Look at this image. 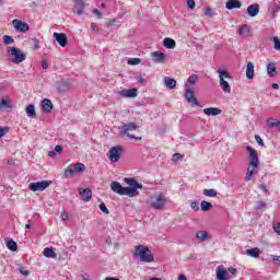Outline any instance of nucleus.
I'll return each mask as SVG.
<instances>
[{"mask_svg": "<svg viewBox=\"0 0 280 280\" xmlns=\"http://www.w3.org/2000/svg\"><path fill=\"white\" fill-rule=\"evenodd\" d=\"M3 43H4V45H12V43H14V38H12V36H10V35H4Z\"/></svg>", "mask_w": 280, "mask_h": 280, "instance_id": "nucleus-39", "label": "nucleus"}, {"mask_svg": "<svg viewBox=\"0 0 280 280\" xmlns=\"http://www.w3.org/2000/svg\"><path fill=\"white\" fill-rule=\"evenodd\" d=\"M271 89H275L276 91L279 90V84L273 83V84L271 85Z\"/></svg>", "mask_w": 280, "mask_h": 280, "instance_id": "nucleus-62", "label": "nucleus"}, {"mask_svg": "<svg viewBox=\"0 0 280 280\" xmlns=\"http://www.w3.org/2000/svg\"><path fill=\"white\" fill-rule=\"evenodd\" d=\"M267 126L268 128H278V130L280 131V121L279 120H275L273 118H269L267 119Z\"/></svg>", "mask_w": 280, "mask_h": 280, "instance_id": "nucleus-32", "label": "nucleus"}, {"mask_svg": "<svg viewBox=\"0 0 280 280\" xmlns=\"http://www.w3.org/2000/svg\"><path fill=\"white\" fill-rule=\"evenodd\" d=\"M190 207L191 209H194V211H200V207H198V201H191Z\"/></svg>", "mask_w": 280, "mask_h": 280, "instance_id": "nucleus-46", "label": "nucleus"}, {"mask_svg": "<svg viewBox=\"0 0 280 280\" xmlns=\"http://www.w3.org/2000/svg\"><path fill=\"white\" fill-rule=\"evenodd\" d=\"M8 51L11 54V60L14 65H21L27 58V56L21 52V49L16 47H10Z\"/></svg>", "mask_w": 280, "mask_h": 280, "instance_id": "nucleus-7", "label": "nucleus"}, {"mask_svg": "<svg viewBox=\"0 0 280 280\" xmlns=\"http://www.w3.org/2000/svg\"><path fill=\"white\" fill-rule=\"evenodd\" d=\"M259 253H260V250L257 247L246 249V255H249V257H254V259H257V257H259Z\"/></svg>", "mask_w": 280, "mask_h": 280, "instance_id": "nucleus-30", "label": "nucleus"}, {"mask_svg": "<svg viewBox=\"0 0 280 280\" xmlns=\"http://www.w3.org/2000/svg\"><path fill=\"white\" fill-rule=\"evenodd\" d=\"M55 153L56 152H58L59 154L62 152V145H60V144H57L56 147H55Z\"/></svg>", "mask_w": 280, "mask_h": 280, "instance_id": "nucleus-56", "label": "nucleus"}, {"mask_svg": "<svg viewBox=\"0 0 280 280\" xmlns=\"http://www.w3.org/2000/svg\"><path fill=\"white\" fill-rule=\"evenodd\" d=\"M272 261H273L275 266H280V256L273 255Z\"/></svg>", "mask_w": 280, "mask_h": 280, "instance_id": "nucleus-47", "label": "nucleus"}, {"mask_svg": "<svg viewBox=\"0 0 280 280\" xmlns=\"http://www.w3.org/2000/svg\"><path fill=\"white\" fill-rule=\"evenodd\" d=\"M42 67L43 69H49V63L47 62V59H43Z\"/></svg>", "mask_w": 280, "mask_h": 280, "instance_id": "nucleus-55", "label": "nucleus"}, {"mask_svg": "<svg viewBox=\"0 0 280 280\" xmlns=\"http://www.w3.org/2000/svg\"><path fill=\"white\" fill-rule=\"evenodd\" d=\"M273 49L280 51V39L279 37H273Z\"/></svg>", "mask_w": 280, "mask_h": 280, "instance_id": "nucleus-42", "label": "nucleus"}, {"mask_svg": "<svg viewBox=\"0 0 280 280\" xmlns=\"http://www.w3.org/2000/svg\"><path fill=\"white\" fill-rule=\"evenodd\" d=\"M173 161H183V154L180 153H175L173 155Z\"/></svg>", "mask_w": 280, "mask_h": 280, "instance_id": "nucleus-48", "label": "nucleus"}, {"mask_svg": "<svg viewBox=\"0 0 280 280\" xmlns=\"http://www.w3.org/2000/svg\"><path fill=\"white\" fill-rule=\"evenodd\" d=\"M203 196H207L208 198H215V196H218V190L213 188L203 189Z\"/></svg>", "mask_w": 280, "mask_h": 280, "instance_id": "nucleus-35", "label": "nucleus"}, {"mask_svg": "<svg viewBox=\"0 0 280 280\" xmlns=\"http://www.w3.org/2000/svg\"><path fill=\"white\" fill-rule=\"evenodd\" d=\"M79 194L82 196L83 202H89L93 198V191L90 188H79Z\"/></svg>", "mask_w": 280, "mask_h": 280, "instance_id": "nucleus-13", "label": "nucleus"}, {"mask_svg": "<svg viewBox=\"0 0 280 280\" xmlns=\"http://www.w3.org/2000/svg\"><path fill=\"white\" fill-rule=\"evenodd\" d=\"M163 46L166 48V49H174L176 47V40L167 37V38H164L163 40Z\"/></svg>", "mask_w": 280, "mask_h": 280, "instance_id": "nucleus-29", "label": "nucleus"}, {"mask_svg": "<svg viewBox=\"0 0 280 280\" xmlns=\"http://www.w3.org/2000/svg\"><path fill=\"white\" fill-rule=\"evenodd\" d=\"M247 14L252 18L257 16V14H259V4L258 3L250 4L247 8Z\"/></svg>", "mask_w": 280, "mask_h": 280, "instance_id": "nucleus-20", "label": "nucleus"}, {"mask_svg": "<svg viewBox=\"0 0 280 280\" xmlns=\"http://www.w3.org/2000/svg\"><path fill=\"white\" fill-rule=\"evenodd\" d=\"M259 189H261V191H264L265 194L268 191V189L266 188V185L264 184L259 185Z\"/></svg>", "mask_w": 280, "mask_h": 280, "instance_id": "nucleus-58", "label": "nucleus"}, {"mask_svg": "<svg viewBox=\"0 0 280 280\" xmlns=\"http://www.w3.org/2000/svg\"><path fill=\"white\" fill-rule=\"evenodd\" d=\"M73 174H75V170L73 168V165H69V166L65 170V177H66V178H73Z\"/></svg>", "mask_w": 280, "mask_h": 280, "instance_id": "nucleus-33", "label": "nucleus"}, {"mask_svg": "<svg viewBox=\"0 0 280 280\" xmlns=\"http://www.w3.org/2000/svg\"><path fill=\"white\" fill-rule=\"evenodd\" d=\"M61 220H63V222H66V220H69V214L67 213V211L61 212Z\"/></svg>", "mask_w": 280, "mask_h": 280, "instance_id": "nucleus-54", "label": "nucleus"}, {"mask_svg": "<svg viewBox=\"0 0 280 280\" xmlns=\"http://www.w3.org/2000/svg\"><path fill=\"white\" fill-rule=\"evenodd\" d=\"M133 257H139L140 261H143L144 264H152V261H154V256H152V252L143 245L136 246Z\"/></svg>", "mask_w": 280, "mask_h": 280, "instance_id": "nucleus-3", "label": "nucleus"}, {"mask_svg": "<svg viewBox=\"0 0 280 280\" xmlns=\"http://www.w3.org/2000/svg\"><path fill=\"white\" fill-rule=\"evenodd\" d=\"M43 255L48 259H56V257H58L56 252H54V248H49V247L44 248Z\"/></svg>", "mask_w": 280, "mask_h": 280, "instance_id": "nucleus-25", "label": "nucleus"}, {"mask_svg": "<svg viewBox=\"0 0 280 280\" xmlns=\"http://www.w3.org/2000/svg\"><path fill=\"white\" fill-rule=\"evenodd\" d=\"M178 280H187V277H185V275H179Z\"/></svg>", "mask_w": 280, "mask_h": 280, "instance_id": "nucleus-61", "label": "nucleus"}, {"mask_svg": "<svg viewBox=\"0 0 280 280\" xmlns=\"http://www.w3.org/2000/svg\"><path fill=\"white\" fill-rule=\"evenodd\" d=\"M1 137H5V129L0 127V139Z\"/></svg>", "mask_w": 280, "mask_h": 280, "instance_id": "nucleus-59", "label": "nucleus"}, {"mask_svg": "<svg viewBox=\"0 0 280 280\" xmlns=\"http://www.w3.org/2000/svg\"><path fill=\"white\" fill-rule=\"evenodd\" d=\"M184 97L191 106H200L198 98H196L195 89H186Z\"/></svg>", "mask_w": 280, "mask_h": 280, "instance_id": "nucleus-10", "label": "nucleus"}, {"mask_svg": "<svg viewBox=\"0 0 280 280\" xmlns=\"http://www.w3.org/2000/svg\"><path fill=\"white\" fill-rule=\"evenodd\" d=\"M121 97H137V89L122 90L119 92Z\"/></svg>", "mask_w": 280, "mask_h": 280, "instance_id": "nucleus-24", "label": "nucleus"}, {"mask_svg": "<svg viewBox=\"0 0 280 280\" xmlns=\"http://www.w3.org/2000/svg\"><path fill=\"white\" fill-rule=\"evenodd\" d=\"M7 248L9 250H12V253H16V250H19V245L16 244V242L10 240L7 242Z\"/></svg>", "mask_w": 280, "mask_h": 280, "instance_id": "nucleus-31", "label": "nucleus"}, {"mask_svg": "<svg viewBox=\"0 0 280 280\" xmlns=\"http://www.w3.org/2000/svg\"><path fill=\"white\" fill-rule=\"evenodd\" d=\"M9 165H14V160H8Z\"/></svg>", "mask_w": 280, "mask_h": 280, "instance_id": "nucleus-64", "label": "nucleus"}, {"mask_svg": "<svg viewBox=\"0 0 280 280\" xmlns=\"http://www.w3.org/2000/svg\"><path fill=\"white\" fill-rule=\"evenodd\" d=\"M217 279L218 280H229V272L224 269V267L219 266L217 268Z\"/></svg>", "mask_w": 280, "mask_h": 280, "instance_id": "nucleus-17", "label": "nucleus"}, {"mask_svg": "<svg viewBox=\"0 0 280 280\" xmlns=\"http://www.w3.org/2000/svg\"><path fill=\"white\" fill-rule=\"evenodd\" d=\"M48 156H56V151H49Z\"/></svg>", "mask_w": 280, "mask_h": 280, "instance_id": "nucleus-63", "label": "nucleus"}, {"mask_svg": "<svg viewBox=\"0 0 280 280\" xmlns=\"http://www.w3.org/2000/svg\"><path fill=\"white\" fill-rule=\"evenodd\" d=\"M98 209H101V211H103V213H105L106 215H108V213H110V211L106 207V203H104V202L98 205Z\"/></svg>", "mask_w": 280, "mask_h": 280, "instance_id": "nucleus-41", "label": "nucleus"}, {"mask_svg": "<svg viewBox=\"0 0 280 280\" xmlns=\"http://www.w3.org/2000/svg\"><path fill=\"white\" fill-rule=\"evenodd\" d=\"M55 40H57L60 47H67V34L65 33H54L52 34Z\"/></svg>", "mask_w": 280, "mask_h": 280, "instance_id": "nucleus-14", "label": "nucleus"}, {"mask_svg": "<svg viewBox=\"0 0 280 280\" xmlns=\"http://www.w3.org/2000/svg\"><path fill=\"white\" fill-rule=\"evenodd\" d=\"M167 205V198L163 196V194H158L153 197H151L150 207L152 209H156L158 211H161Z\"/></svg>", "mask_w": 280, "mask_h": 280, "instance_id": "nucleus-6", "label": "nucleus"}, {"mask_svg": "<svg viewBox=\"0 0 280 280\" xmlns=\"http://www.w3.org/2000/svg\"><path fill=\"white\" fill-rule=\"evenodd\" d=\"M206 16H213V10L211 8L205 9Z\"/></svg>", "mask_w": 280, "mask_h": 280, "instance_id": "nucleus-51", "label": "nucleus"}, {"mask_svg": "<svg viewBox=\"0 0 280 280\" xmlns=\"http://www.w3.org/2000/svg\"><path fill=\"white\" fill-rule=\"evenodd\" d=\"M246 151L249 154V162L247 166V173L245 175V180H253V176L259 172V154H257V151L253 149V147L247 145Z\"/></svg>", "mask_w": 280, "mask_h": 280, "instance_id": "nucleus-2", "label": "nucleus"}, {"mask_svg": "<svg viewBox=\"0 0 280 280\" xmlns=\"http://www.w3.org/2000/svg\"><path fill=\"white\" fill-rule=\"evenodd\" d=\"M128 65H131V66L141 65V60L139 58H131L129 59Z\"/></svg>", "mask_w": 280, "mask_h": 280, "instance_id": "nucleus-43", "label": "nucleus"}, {"mask_svg": "<svg viewBox=\"0 0 280 280\" xmlns=\"http://www.w3.org/2000/svg\"><path fill=\"white\" fill-rule=\"evenodd\" d=\"M93 14H95L97 19H102V16H104V14L100 11V9H94Z\"/></svg>", "mask_w": 280, "mask_h": 280, "instance_id": "nucleus-49", "label": "nucleus"}, {"mask_svg": "<svg viewBox=\"0 0 280 280\" xmlns=\"http://www.w3.org/2000/svg\"><path fill=\"white\" fill-rule=\"evenodd\" d=\"M213 209V205L209 201H201V211H211Z\"/></svg>", "mask_w": 280, "mask_h": 280, "instance_id": "nucleus-37", "label": "nucleus"}, {"mask_svg": "<svg viewBox=\"0 0 280 280\" xmlns=\"http://www.w3.org/2000/svg\"><path fill=\"white\" fill-rule=\"evenodd\" d=\"M84 8H86L84 0H74V14H77L78 16H82V14H84Z\"/></svg>", "mask_w": 280, "mask_h": 280, "instance_id": "nucleus-12", "label": "nucleus"}, {"mask_svg": "<svg viewBox=\"0 0 280 280\" xmlns=\"http://www.w3.org/2000/svg\"><path fill=\"white\" fill-rule=\"evenodd\" d=\"M25 110H26L27 117H36V109L34 107V105H32V104L28 105Z\"/></svg>", "mask_w": 280, "mask_h": 280, "instance_id": "nucleus-36", "label": "nucleus"}, {"mask_svg": "<svg viewBox=\"0 0 280 280\" xmlns=\"http://www.w3.org/2000/svg\"><path fill=\"white\" fill-rule=\"evenodd\" d=\"M226 10H235L242 8V2L240 0H229L225 3Z\"/></svg>", "mask_w": 280, "mask_h": 280, "instance_id": "nucleus-19", "label": "nucleus"}, {"mask_svg": "<svg viewBox=\"0 0 280 280\" xmlns=\"http://www.w3.org/2000/svg\"><path fill=\"white\" fill-rule=\"evenodd\" d=\"M256 211H261V209H266V202L264 201H259L256 206H255Z\"/></svg>", "mask_w": 280, "mask_h": 280, "instance_id": "nucleus-45", "label": "nucleus"}, {"mask_svg": "<svg viewBox=\"0 0 280 280\" xmlns=\"http://www.w3.org/2000/svg\"><path fill=\"white\" fill-rule=\"evenodd\" d=\"M267 73L269 78H275L277 75V67L275 66V62L267 65Z\"/></svg>", "mask_w": 280, "mask_h": 280, "instance_id": "nucleus-26", "label": "nucleus"}, {"mask_svg": "<svg viewBox=\"0 0 280 280\" xmlns=\"http://www.w3.org/2000/svg\"><path fill=\"white\" fill-rule=\"evenodd\" d=\"M72 167L74 168V172L77 174L80 172H84V170L86 168L82 163H75L74 165H72Z\"/></svg>", "mask_w": 280, "mask_h": 280, "instance_id": "nucleus-38", "label": "nucleus"}, {"mask_svg": "<svg viewBox=\"0 0 280 280\" xmlns=\"http://www.w3.org/2000/svg\"><path fill=\"white\" fill-rule=\"evenodd\" d=\"M246 78L247 80H253L255 78V63L249 61L246 67Z\"/></svg>", "mask_w": 280, "mask_h": 280, "instance_id": "nucleus-18", "label": "nucleus"}, {"mask_svg": "<svg viewBox=\"0 0 280 280\" xmlns=\"http://www.w3.org/2000/svg\"><path fill=\"white\" fill-rule=\"evenodd\" d=\"M136 82H139L142 86H145L148 84V80L143 79L141 75L135 77Z\"/></svg>", "mask_w": 280, "mask_h": 280, "instance_id": "nucleus-40", "label": "nucleus"}, {"mask_svg": "<svg viewBox=\"0 0 280 280\" xmlns=\"http://www.w3.org/2000/svg\"><path fill=\"white\" fill-rule=\"evenodd\" d=\"M164 86H166V89H170L171 91L176 89V81L174 78L171 77H165L164 78Z\"/></svg>", "mask_w": 280, "mask_h": 280, "instance_id": "nucleus-23", "label": "nucleus"}, {"mask_svg": "<svg viewBox=\"0 0 280 280\" xmlns=\"http://www.w3.org/2000/svg\"><path fill=\"white\" fill-rule=\"evenodd\" d=\"M125 183H127L129 187L121 186L119 182H113L110 184L112 191L119 196H129V198H135V196H139L138 189H143V185L135 180V178H125Z\"/></svg>", "mask_w": 280, "mask_h": 280, "instance_id": "nucleus-1", "label": "nucleus"}, {"mask_svg": "<svg viewBox=\"0 0 280 280\" xmlns=\"http://www.w3.org/2000/svg\"><path fill=\"white\" fill-rule=\"evenodd\" d=\"M197 240H200L201 242H207V240H211V236L209 235V232L207 231H199L196 234Z\"/></svg>", "mask_w": 280, "mask_h": 280, "instance_id": "nucleus-28", "label": "nucleus"}, {"mask_svg": "<svg viewBox=\"0 0 280 280\" xmlns=\"http://www.w3.org/2000/svg\"><path fill=\"white\" fill-rule=\"evenodd\" d=\"M187 5H188V8H190V10H194V8H196V1H194V0H188V1H187Z\"/></svg>", "mask_w": 280, "mask_h": 280, "instance_id": "nucleus-52", "label": "nucleus"}, {"mask_svg": "<svg viewBox=\"0 0 280 280\" xmlns=\"http://www.w3.org/2000/svg\"><path fill=\"white\" fill-rule=\"evenodd\" d=\"M121 152H124V149L117 145L108 151L107 156L112 163H117L121 159Z\"/></svg>", "mask_w": 280, "mask_h": 280, "instance_id": "nucleus-8", "label": "nucleus"}, {"mask_svg": "<svg viewBox=\"0 0 280 280\" xmlns=\"http://www.w3.org/2000/svg\"><path fill=\"white\" fill-rule=\"evenodd\" d=\"M238 33L241 36H243L244 38H250L252 33H250V26L248 25H243L238 28Z\"/></svg>", "mask_w": 280, "mask_h": 280, "instance_id": "nucleus-22", "label": "nucleus"}, {"mask_svg": "<svg viewBox=\"0 0 280 280\" xmlns=\"http://www.w3.org/2000/svg\"><path fill=\"white\" fill-rule=\"evenodd\" d=\"M13 27L16 30V32H28L30 31V25L21 20H13Z\"/></svg>", "mask_w": 280, "mask_h": 280, "instance_id": "nucleus-11", "label": "nucleus"}, {"mask_svg": "<svg viewBox=\"0 0 280 280\" xmlns=\"http://www.w3.org/2000/svg\"><path fill=\"white\" fill-rule=\"evenodd\" d=\"M90 27L91 30H93V32H95L97 30V24L92 23Z\"/></svg>", "mask_w": 280, "mask_h": 280, "instance_id": "nucleus-60", "label": "nucleus"}, {"mask_svg": "<svg viewBox=\"0 0 280 280\" xmlns=\"http://www.w3.org/2000/svg\"><path fill=\"white\" fill-rule=\"evenodd\" d=\"M217 73H219V84L224 93H231V85L229 81L231 80V73L226 70L218 69Z\"/></svg>", "mask_w": 280, "mask_h": 280, "instance_id": "nucleus-5", "label": "nucleus"}, {"mask_svg": "<svg viewBox=\"0 0 280 280\" xmlns=\"http://www.w3.org/2000/svg\"><path fill=\"white\" fill-rule=\"evenodd\" d=\"M5 108H12V103H10V100L2 98L0 101V110H5Z\"/></svg>", "mask_w": 280, "mask_h": 280, "instance_id": "nucleus-34", "label": "nucleus"}, {"mask_svg": "<svg viewBox=\"0 0 280 280\" xmlns=\"http://www.w3.org/2000/svg\"><path fill=\"white\" fill-rule=\"evenodd\" d=\"M152 58H153V62H155L156 65H161L165 62L167 57L164 55V52L154 51L152 52Z\"/></svg>", "mask_w": 280, "mask_h": 280, "instance_id": "nucleus-15", "label": "nucleus"}, {"mask_svg": "<svg viewBox=\"0 0 280 280\" xmlns=\"http://www.w3.org/2000/svg\"><path fill=\"white\" fill-rule=\"evenodd\" d=\"M228 270H229V272H230L231 275H237V269H235V268H233V267H229Z\"/></svg>", "mask_w": 280, "mask_h": 280, "instance_id": "nucleus-57", "label": "nucleus"}, {"mask_svg": "<svg viewBox=\"0 0 280 280\" xmlns=\"http://www.w3.org/2000/svg\"><path fill=\"white\" fill-rule=\"evenodd\" d=\"M49 185H51V182H49V180L31 183L28 185V189L31 191H45V189H47V187H49Z\"/></svg>", "mask_w": 280, "mask_h": 280, "instance_id": "nucleus-9", "label": "nucleus"}, {"mask_svg": "<svg viewBox=\"0 0 280 280\" xmlns=\"http://www.w3.org/2000/svg\"><path fill=\"white\" fill-rule=\"evenodd\" d=\"M196 82H198V75L191 74L186 82V89H195Z\"/></svg>", "mask_w": 280, "mask_h": 280, "instance_id": "nucleus-27", "label": "nucleus"}, {"mask_svg": "<svg viewBox=\"0 0 280 280\" xmlns=\"http://www.w3.org/2000/svg\"><path fill=\"white\" fill-rule=\"evenodd\" d=\"M273 231H275V233H277L278 235H280V223H275V224H273Z\"/></svg>", "mask_w": 280, "mask_h": 280, "instance_id": "nucleus-53", "label": "nucleus"}, {"mask_svg": "<svg viewBox=\"0 0 280 280\" xmlns=\"http://www.w3.org/2000/svg\"><path fill=\"white\" fill-rule=\"evenodd\" d=\"M18 271L20 275H23V277H30V271H27L25 268L23 267H19Z\"/></svg>", "mask_w": 280, "mask_h": 280, "instance_id": "nucleus-44", "label": "nucleus"}, {"mask_svg": "<svg viewBox=\"0 0 280 280\" xmlns=\"http://www.w3.org/2000/svg\"><path fill=\"white\" fill-rule=\"evenodd\" d=\"M205 115H208V117H215L218 115H222V109L218 107H207L203 109Z\"/></svg>", "mask_w": 280, "mask_h": 280, "instance_id": "nucleus-16", "label": "nucleus"}, {"mask_svg": "<svg viewBox=\"0 0 280 280\" xmlns=\"http://www.w3.org/2000/svg\"><path fill=\"white\" fill-rule=\"evenodd\" d=\"M138 126L135 122H127V124H122L121 127L118 128L119 132V137H129V139H136V141H141V137H136L132 133L129 132H133V130H137Z\"/></svg>", "mask_w": 280, "mask_h": 280, "instance_id": "nucleus-4", "label": "nucleus"}, {"mask_svg": "<svg viewBox=\"0 0 280 280\" xmlns=\"http://www.w3.org/2000/svg\"><path fill=\"white\" fill-rule=\"evenodd\" d=\"M256 142L258 143V145H261V148H264V140L261 139V137L259 136H255Z\"/></svg>", "mask_w": 280, "mask_h": 280, "instance_id": "nucleus-50", "label": "nucleus"}, {"mask_svg": "<svg viewBox=\"0 0 280 280\" xmlns=\"http://www.w3.org/2000/svg\"><path fill=\"white\" fill-rule=\"evenodd\" d=\"M42 108L44 113H51L54 110V105L51 104V101L48 98H44L42 101Z\"/></svg>", "mask_w": 280, "mask_h": 280, "instance_id": "nucleus-21", "label": "nucleus"}]
</instances>
